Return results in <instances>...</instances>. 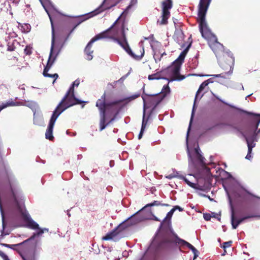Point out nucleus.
<instances>
[{
    "instance_id": "1",
    "label": "nucleus",
    "mask_w": 260,
    "mask_h": 260,
    "mask_svg": "<svg viewBox=\"0 0 260 260\" xmlns=\"http://www.w3.org/2000/svg\"><path fill=\"white\" fill-rule=\"evenodd\" d=\"M80 23V22H79L74 25L72 20H69L59 25L56 29V42H55V30L52 23L51 47L47 64L43 71V76L48 73L65 42L71 34Z\"/></svg>"
},
{
    "instance_id": "2",
    "label": "nucleus",
    "mask_w": 260,
    "mask_h": 260,
    "mask_svg": "<svg viewBox=\"0 0 260 260\" xmlns=\"http://www.w3.org/2000/svg\"><path fill=\"white\" fill-rule=\"evenodd\" d=\"M119 16L115 21L113 25L106 30L98 34L100 35L101 39L104 38H109L114 40V41L119 44L124 50L131 56L137 60H140L144 55V49L143 46L140 47V54L135 55L131 50L127 43L125 30H128V28H125V21L122 22L119 21L120 19Z\"/></svg>"
},
{
    "instance_id": "3",
    "label": "nucleus",
    "mask_w": 260,
    "mask_h": 260,
    "mask_svg": "<svg viewBox=\"0 0 260 260\" xmlns=\"http://www.w3.org/2000/svg\"><path fill=\"white\" fill-rule=\"evenodd\" d=\"M7 187L10 194L13 199L15 207L21 214L24 220L27 223V226L33 230H39V224L31 218L26 211L23 210L19 202V200L21 198L19 190L15 181L10 178L8 173H7V184H6V187Z\"/></svg>"
},
{
    "instance_id": "4",
    "label": "nucleus",
    "mask_w": 260,
    "mask_h": 260,
    "mask_svg": "<svg viewBox=\"0 0 260 260\" xmlns=\"http://www.w3.org/2000/svg\"><path fill=\"white\" fill-rule=\"evenodd\" d=\"M207 10L198 9V22L199 23L200 31L202 37L207 40L208 42L215 38L216 36L213 34L209 28L205 20V16Z\"/></svg>"
},
{
    "instance_id": "5",
    "label": "nucleus",
    "mask_w": 260,
    "mask_h": 260,
    "mask_svg": "<svg viewBox=\"0 0 260 260\" xmlns=\"http://www.w3.org/2000/svg\"><path fill=\"white\" fill-rule=\"evenodd\" d=\"M217 59L218 64L224 71L225 74H231L233 73L235 58L230 51H226V52L222 53Z\"/></svg>"
},
{
    "instance_id": "6",
    "label": "nucleus",
    "mask_w": 260,
    "mask_h": 260,
    "mask_svg": "<svg viewBox=\"0 0 260 260\" xmlns=\"http://www.w3.org/2000/svg\"><path fill=\"white\" fill-rule=\"evenodd\" d=\"M166 96V93L164 92L151 94L144 93L142 96L144 107H145L146 105H147L148 108L152 107L153 109H154Z\"/></svg>"
},
{
    "instance_id": "7",
    "label": "nucleus",
    "mask_w": 260,
    "mask_h": 260,
    "mask_svg": "<svg viewBox=\"0 0 260 260\" xmlns=\"http://www.w3.org/2000/svg\"><path fill=\"white\" fill-rule=\"evenodd\" d=\"M181 66L177 63H175L173 62L171 66L164 70V72L169 74L170 76V79H169V81H181L185 79V76L181 75L180 74Z\"/></svg>"
},
{
    "instance_id": "8",
    "label": "nucleus",
    "mask_w": 260,
    "mask_h": 260,
    "mask_svg": "<svg viewBox=\"0 0 260 260\" xmlns=\"http://www.w3.org/2000/svg\"><path fill=\"white\" fill-rule=\"evenodd\" d=\"M83 102L75 97L74 91L68 90L65 95L59 103L66 109L77 104H80Z\"/></svg>"
},
{
    "instance_id": "9",
    "label": "nucleus",
    "mask_w": 260,
    "mask_h": 260,
    "mask_svg": "<svg viewBox=\"0 0 260 260\" xmlns=\"http://www.w3.org/2000/svg\"><path fill=\"white\" fill-rule=\"evenodd\" d=\"M251 218H260V214H257L255 212H253L242 218L237 219L235 216V212L234 208L233 207L232 208L231 224L233 229H237L238 225L245 220Z\"/></svg>"
},
{
    "instance_id": "10",
    "label": "nucleus",
    "mask_w": 260,
    "mask_h": 260,
    "mask_svg": "<svg viewBox=\"0 0 260 260\" xmlns=\"http://www.w3.org/2000/svg\"><path fill=\"white\" fill-rule=\"evenodd\" d=\"M154 206H168L169 205L167 204H161L158 201H154L153 203L147 204L144 207H143L142 209L138 211L135 214L132 216L129 219L131 221H132V224H136L144 219L143 217L140 216L141 211L145 208L148 207H152Z\"/></svg>"
},
{
    "instance_id": "11",
    "label": "nucleus",
    "mask_w": 260,
    "mask_h": 260,
    "mask_svg": "<svg viewBox=\"0 0 260 260\" xmlns=\"http://www.w3.org/2000/svg\"><path fill=\"white\" fill-rule=\"evenodd\" d=\"M162 14L160 24H166L170 15L169 10L172 8L173 2L172 0H166L162 2Z\"/></svg>"
},
{
    "instance_id": "12",
    "label": "nucleus",
    "mask_w": 260,
    "mask_h": 260,
    "mask_svg": "<svg viewBox=\"0 0 260 260\" xmlns=\"http://www.w3.org/2000/svg\"><path fill=\"white\" fill-rule=\"evenodd\" d=\"M208 43L210 47L214 52L217 58L222 55V53L226 52V51L224 50V46L223 45L218 42L217 37Z\"/></svg>"
},
{
    "instance_id": "13",
    "label": "nucleus",
    "mask_w": 260,
    "mask_h": 260,
    "mask_svg": "<svg viewBox=\"0 0 260 260\" xmlns=\"http://www.w3.org/2000/svg\"><path fill=\"white\" fill-rule=\"evenodd\" d=\"M177 238L178 237L177 236H176L175 239H173L169 236L163 238V239L158 243L157 245V249L158 250L170 249L173 244H178V243L176 242Z\"/></svg>"
},
{
    "instance_id": "14",
    "label": "nucleus",
    "mask_w": 260,
    "mask_h": 260,
    "mask_svg": "<svg viewBox=\"0 0 260 260\" xmlns=\"http://www.w3.org/2000/svg\"><path fill=\"white\" fill-rule=\"evenodd\" d=\"M212 179L210 177L200 178L197 180L196 189L205 191L210 189L211 186Z\"/></svg>"
},
{
    "instance_id": "15",
    "label": "nucleus",
    "mask_w": 260,
    "mask_h": 260,
    "mask_svg": "<svg viewBox=\"0 0 260 260\" xmlns=\"http://www.w3.org/2000/svg\"><path fill=\"white\" fill-rule=\"evenodd\" d=\"M124 100H119L117 101H115L109 103H107L106 106V115L107 118H111V116L113 114V116L115 114L117 113V112L115 113L116 109L113 107V106L116 105L119 103L123 102Z\"/></svg>"
},
{
    "instance_id": "16",
    "label": "nucleus",
    "mask_w": 260,
    "mask_h": 260,
    "mask_svg": "<svg viewBox=\"0 0 260 260\" xmlns=\"http://www.w3.org/2000/svg\"><path fill=\"white\" fill-rule=\"evenodd\" d=\"M100 35H96L87 44L85 50L84 52L86 55V58L87 60H90L92 59V55L93 50H91L92 44L96 41L101 39Z\"/></svg>"
},
{
    "instance_id": "17",
    "label": "nucleus",
    "mask_w": 260,
    "mask_h": 260,
    "mask_svg": "<svg viewBox=\"0 0 260 260\" xmlns=\"http://www.w3.org/2000/svg\"><path fill=\"white\" fill-rule=\"evenodd\" d=\"M106 93L101 96L96 102V106L98 108L100 112V115L106 114Z\"/></svg>"
},
{
    "instance_id": "18",
    "label": "nucleus",
    "mask_w": 260,
    "mask_h": 260,
    "mask_svg": "<svg viewBox=\"0 0 260 260\" xmlns=\"http://www.w3.org/2000/svg\"><path fill=\"white\" fill-rule=\"evenodd\" d=\"M244 137H245L247 144L248 149L251 147L252 150L255 146V144L254 142L257 141L256 134L255 132H253L251 135H250L248 133H246L244 135Z\"/></svg>"
},
{
    "instance_id": "19",
    "label": "nucleus",
    "mask_w": 260,
    "mask_h": 260,
    "mask_svg": "<svg viewBox=\"0 0 260 260\" xmlns=\"http://www.w3.org/2000/svg\"><path fill=\"white\" fill-rule=\"evenodd\" d=\"M100 115V131L104 129L107 126L111 123L116 118L117 116V113L115 114L113 116H112L109 121L106 122V120L108 119L107 118L106 114L105 115Z\"/></svg>"
},
{
    "instance_id": "20",
    "label": "nucleus",
    "mask_w": 260,
    "mask_h": 260,
    "mask_svg": "<svg viewBox=\"0 0 260 260\" xmlns=\"http://www.w3.org/2000/svg\"><path fill=\"white\" fill-rule=\"evenodd\" d=\"M176 242L178 243V244H179V245L186 246L189 249H190L194 254L193 259H195L197 258V257L198 256V250L194 246H193L191 244H190L189 243H188V242H186V241H185L183 239H181L179 238H177Z\"/></svg>"
},
{
    "instance_id": "21",
    "label": "nucleus",
    "mask_w": 260,
    "mask_h": 260,
    "mask_svg": "<svg viewBox=\"0 0 260 260\" xmlns=\"http://www.w3.org/2000/svg\"><path fill=\"white\" fill-rule=\"evenodd\" d=\"M212 81L211 80V79H209L205 81H204L200 86L197 93H196V98H195V100H194V105L195 104V103H196V99L198 97V96L199 95V93L200 92H201L208 85V84L210 83H212ZM194 105L193 106V109H192V114H191V120H190V122H191V120H192V119L193 118V115H194Z\"/></svg>"
},
{
    "instance_id": "22",
    "label": "nucleus",
    "mask_w": 260,
    "mask_h": 260,
    "mask_svg": "<svg viewBox=\"0 0 260 260\" xmlns=\"http://www.w3.org/2000/svg\"><path fill=\"white\" fill-rule=\"evenodd\" d=\"M65 110H66L62 106H60V104L58 105L55 110L53 112L52 116L50 119L49 122H53V124H55V122L57 118V117L59 116V115Z\"/></svg>"
},
{
    "instance_id": "23",
    "label": "nucleus",
    "mask_w": 260,
    "mask_h": 260,
    "mask_svg": "<svg viewBox=\"0 0 260 260\" xmlns=\"http://www.w3.org/2000/svg\"><path fill=\"white\" fill-rule=\"evenodd\" d=\"M54 125V124H53V122H49L48 127L46 131L45 138L46 139H48L50 141H53L54 139V137L52 134Z\"/></svg>"
},
{
    "instance_id": "24",
    "label": "nucleus",
    "mask_w": 260,
    "mask_h": 260,
    "mask_svg": "<svg viewBox=\"0 0 260 260\" xmlns=\"http://www.w3.org/2000/svg\"><path fill=\"white\" fill-rule=\"evenodd\" d=\"M231 107L233 108H234V109H236V110L239 111L240 112H242V113H245L247 115H254L255 116V119L256 120V128H257L259 124V123H260V114H254L253 113H252V112H247L246 111H245V110H241L240 109H239V108H237L233 106H230Z\"/></svg>"
},
{
    "instance_id": "25",
    "label": "nucleus",
    "mask_w": 260,
    "mask_h": 260,
    "mask_svg": "<svg viewBox=\"0 0 260 260\" xmlns=\"http://www.w3.org/2000/svg\"><path fill=\"white\" fill-rule=\"evenodd\" d=\"M117 228L113 230L112 232L107 233L106 235L102 238L103 240L107 241L112 239L119 234Z\"/></svg>"
},
{
    "instance_id": "26",
    "label": "nucleus",
    "mask_w": 260,
    "mask_h": 260,
    "mask_svg": "<svg viewBox=\"0 0 260 260\" xmlns=\"http://www.w3.org/2000/svg\"><path fill=\"white\" fill-rule=\"evenodd\" d=\"M211 0H200L199 9L208 10Z\"/></svg>"
},
{
    "instance_id": "27",
    "label": "nucleus",
    "mask_w": 260,
    "mask_h": 260,
    "mask_svg": "<svg viewBox=\"0 0 260 260\" xmlns=\"http://www.w3.org/2000/svg\"><path fill=\"white\" fill-rule=\"evenodd\" d=\"M48 232V229H41L39 228L38 231L35 233H34L33 235L28 239V240H34L36 237L40 236L42 234H43L44 232Z\"/></svg>"
},
{
    "instance_id": "28",
    "label": "nucleus",
    "mask_w": 260,
    "mask_h": 260,
    "mask_svg": "<svg viewBox=\"0 0 260 260\" xmlns=\"http://www.w3.org/2000/svg\"><path fill=\"white\" fill-rule=\"evenodd\" d=\"M144 118H145V111L144 112L143 119V121H142V123L141 131L138 136L139 139H141L142 138V137L143 136V132L145 130V129L146 127L147 124L148 119L145 120Z\"/></svg>"
},
{
    "instance_id": "29",
    "label": "nucleus",
    "mask_w": 260,
    "mask_h": 260,
    "mask_svg": "<svg viewBox=\"0 0 260 260\" xmlns=\"http://www.w3.org/2000/svg\"><path fill=\"white\" fill-rule=\"evenodd\" d=\"M19 102H14L13 101H8L5 104H3L0 106V112L4 108L9 106H16L19 105Z\"/></svg>"
},
{
    "instance_id": "30",
    "label": "nucleus",
    "mask_w": 260,
    "mask_h": 260,
    "mask_svg": "<svg viewBox=\"0 0 260 260\" xmlns=\"http://www.w3.org/2000/svg\"><path fill=\"white\" fill-rule=\"evenodd\" d=\"M196 152L198 160L202 165L205 166L206 164L205 162L206 159L201 155V154H200L198 150L196 149Z\"/></svg>"
},
{
    "instance_id": "31",
    "label": "nucleus",
    "mask_w": 260,
    "mask_h": 260,
    "mask_svg": "<svg viewBox=\"0 0 260 260\" xmlns=\"http://www.w3.org/2000/svg\"><path fill=\"white\" fill-rule=\"evenodd\" d=\"M199 64L198 56L196 55L189 62L190 67L192 69H196Z\"/></svg>"
},
{
    "instance_id": "32",
    "label": "nucleus",
    "mask_w": 260,
    "mask_h": 260,
    "mask_svg": "<svg viewBox=\"0 0 260 260\" xmlns=\"http://www.w3.org/2000/svg\"><path fill=\"white\" fill-rule=\"evenodd\" d=\"M18 43V42H17L16 40L13 41L12 43L9 42L8 43L7 50L9 51H14L16 49L15 44Z\"/></svg>"
},
{
    "instance_id": "33",
    "label": "nucleus",
    "mask_w": 260,
    "mask_h": 260,
    "mask_svg": "<svg viewBox=\"0 0 260 260\" xmlns=\"http://www.w3.org/2000/svg\"><path fill=\"white\" fill-rule=\"evenodd\" d=\"M174 212V209H172L167 214V216L166 217V218L163 220V221L162 222H161L160 223V228H161L162 226V225L164 224V222L165 221V220L167 219H171L173 213Z\"/></svg>"
},
{
    "instance_id": "34",
    "label": "nucleus",
    "mask_w": 260,
    "mask_h": 260,
    "mask_svg": "<svg viewBox=\"0 0 260 260\" xmlns=\"http://www.w3.org/2000/svg\"><path fill=\"white\" fill-rule=\"evenodd\" d=\"M182 179L190 187H191L192 188L196 189V187L197 186V184H196V183L191 182L187 178H186L185 177H183Z\"/></svg>"
},
{
    "instance_id": "35",
    "label": "nucleus",
    "mask_w": 260,
    "mask_h": 260,
    "mask_svg": "<svg viewBox=\"0 0 260 260\" xmlns=\"http://www.w3.org/2000/svg\"><path fill=\"white\" fill-rule=\"evenodd\" d=\"M185 57L184 55L180 53L179 57L174 62H175V63H177V64L181 66L184 61Z\"/></svg>"
},
{
    "instance_id": "36",
    "label": "nucleus",
    "mask_w": 260,
    "mask_h": 260,
    "mask_svg": "<svg viewBox=\"0 0 260 260\" xmlns=\"http://www.w3.org/2000/svg\"><path fill=\"white\" fill-rule=\"evenodd\" d=\"M185 57L184 55L180 53L179 57L174 62H175V63H177V64L181 66L184 61Z\"/></svg>"
},
{
    "instance_id": "37",
    "label": "nucleus",
    "mask_w": 260,
    "mask_h": 260,
    "mask_svg": "<svg viewBox=\"0 0 260 260\" xmlns=\"http://www.w3.org/2000/svg\"><path fill=\"white\" fill-rule=\"evenodd\" d=\"M148 78L149 80H152L155 79H159L161 78L160 77V75L158 73H156L149 75Z\"/></svg>"
},
{
    "instance_id": "38",
    "label": "nucleus",
    "mask_w": 260,
    "mask_h": 260,
    "mask_svg": "<svg viewBox=\"0 0 260 260\" xmlns=\"http://www.w3.org/2000/svg\"><path fill=\"white\" fill-rule=\"evenodd\" d=\"M80 84V81L79 80H76L75 81H74L69 88V90H70L71 91H74V87L75 86H78Z\"/></svg>"
},
{
    "instance_id": "39",
    "label": "nucleus",
    "mask_w": 260,
    "mask_h": 260,
    "mask_svg": "<svg viewBox=\"0 0 260 260\" xmlns=\"http://www.w3.org/2000/svg\"><path fill=\"white\" fill-rule=\"evenodd\" d=\"M44 77H50V78H54V80H53V83H54V82L55 81V80L58 78V75L57 74L55 73V74H48L47 73V74L44 75Z\"/></svg>"
},
{
    "instance_id": "40",
    "label": "nucleus",
    "mask_w": 260,
    "mask_h": 260,
    "mask_svg": "<svg viewBox=\"0 0 260 260\" xmlns=\"http://www.w3.org/2000/svg\"><path fill=\"white\" fill-rule=\"evenodd\" d=\"M24 52L25 55H29L32 53L31 48L26 46L24 50Z\"/></svg>"
},
{
    "instance_id": "41",
    "label": "nucleus",
    "mask_w": 260,
    "mask_h": 260,
    "mask_svg": "<svg viewBox=\"0 0 260 260\" xmlns=\"http://www.w3.org/2000/svg\"><path fill=\"white\" fill-rule=\"evenodd\" d=\"M191 45V43H190L188 46L186 47V48L181 53V54L184 55L185 57L186 55L190 46Z\"/></svg>"
},
{
    "instance_id": "42",
    "label": "nucleus",
    "mask_w": 260,
    "mask_h": 260,
    "mask_svg": "<svg viewBox=\"0 0 260 260\" xmlns=\"http://www.w3.org/2000/svg\"><path fill=\"white\" fill-rule=\"evenodd\" d=\"M203 216L204 219L206 221H209L211 218V215L210 213H204Z\"/></svg>"
},
{
    "instance_id": "43",
    "label": "nucleus",
    "mask_w": 260,
    "mask_h": 260,
    "mask_svg": "<svg viewBox=\"0 0 260 260\" xmlns=\"http://www.w3.org/2000/svg\"><path fill=\"white\" fill-rule=\"evenodd\" d=\"M251 147L249 148V149H248V153L246 156V158L247 159H250V158H251Z\"/></svg>"
},
{
    "instance_id": "44",
    "label": "nucleus",
    "mask_w": 260,
    "mask_h": 260,
    "mask_svg": "<svg viewBox=\"0 0 260 260\" xmlns=\"http://www.w3.org/2000/svg\"><path fill=\"white\" fill-rule=\"evenodd\" d=\"M1 245L5 246L6 247L10 248H13V247L17 246V245H10L8 244L5 243H1Z\"/></svg>"
},
{
    "instance_id": "45",
    "label": "nucleus",
    "mask_w": 260,
    "mask_h": 260,
    "mask_svg": "<svg viewBox=\"0 0 260 260\" xmlns=\"http://www.w3.org/2000/svg\"><path fill=\"white\" fill-rule=\"evenodd\" d=\"M232 241H228V242L223 243V248H225L226 247H230L232 245Z\"/></svg>"
},
{
    "instance_id": "46",
    "label": "nucleus",
    "mask_w": 260,
    "mask_h": 260,
    "mask_svg": "<svg viewBox=\"0 0 260 260\" xmlns=\"http://www.w3.org/2000/svg\"><path fill=\"white\" fill-rule=\"evenodd\" d=\"M140 96L139 94H135L134 95L131 96V97L128 98V99L130 100H135V99L138 98Z\"/></svg>"
},
{
    "instance_id": "47",
    "label": "nucleus",
    "mask_w": 260,
    "mask_h": 260,
    "mask_svg": "<svg viewBox=\"0 0 260 260\" xmlns=\"http://www.w3.org/2000/svg\"><path fill=\"white\" fill-rule=\"evenodd\" d=\"M253 116V121L255 123V124H256V120L255 119V116L254 115H252ZM255 131L254 132H256V130L257 128H256V127H255ZM256 134V135L260 133V129L258 131V132L257 133H255Z\"/></svg>"
},
{
    "instance_id": "48",
    "label": "nucleus",
    "mask_w": 260,
    "mask_h": 260,
    "mask_svg": "<svg viewBox=\"0 0 260 260\" xmlns=\"http://www.w3.org/2000/svg\"><path fill=\"white\" fill-rule=\"evenodd\" d=\"M173 209H174V211L178 209L180 211H183V209L182 208H181L180 206H175L173 207Z\"/></svg>"
},
{
    "instance_id": "49",
    "label": "nucleus",
    "mask_w": 260,
    "mask_h": 260,
    "mask_svg": "<svg viewBox=\"0 0 260 260\" xmlns=\"http://www.w3.org/2000/svg\"><path fill=\"white\" fill-rule=\"evenodd\" d=\"M247 193H248V194H249V195H250L251 196H252V197H254V198H256V199H260V198H259V197H257V196H255V195H254V194H252V193H251L249 192V191H247Z\"/></svg>"
},
{
    "instance_id": "50",
    "label": "nucleus",
    "mask_w": 260,
    "mask_h": 260,
    "mask_svg": "<svg viewBox=\"0 0 260 260\" xmlns=\"http://www.w3.org/2000/svg\"><path fill=\"white\" fill-rule=\"evenodd\" d=\"M223 74L224 73H221V74H218V75H215L214 76L216 77H224V76L223 75Z\"/></svg>"
},
{
    "instance_id": "51",
    "label": "nucleus",
    "mask_w": 260,
    "mask_h": 260,
    "mask_svg": "<svg viewBox=\"0 0 260 260\" xmlns=\"http://www.w3.org/2000/svg\"><path fill=\"white\" fill-rule=\"evenodd\" d=\"M6 255L3 251L0 250V256H1L2 258Z\"/></svg>"
},
{
    "instance_id": "52",
    "label": "nucleus",
    "mask_w": 260,
    "mask_h": 260,
    "mask_svg": "<svg viewBox=\"0 0 260 260\" xmlns=\"http://www.w3.org/2000/svg\"><path fill=\"white\" fill-rule=\"evenodd\" d=\"M3 259L4 260H10L8 256L6 254L3 257Z\"/></svg>"
},
{
    "instance_id": "53",
    "label": "nucleus",
    "mask_w": 260,
    "mask_h": 260,
    "mask_svg": "<svg viewBox=\"0 0 260 260\" xmlns=\"http://www.w3.org/2000/svg\"><path fill=\"white\" fill-rule=\"evenodd\" d=\"M92 13H94V14L93 15H96L98 14V13H99V11H98V10H96L95 11H94V12H93Z\"/></svg>"
},
{
    "instance_id": "54",
    "label": "nucleus",
    "mask_w": 260,
    "mask_h": 260,
    "mask_svg": "<svg viewBox=\"0 0 260 260\" xmlns=\"http://www.w3.org/2000/svg\"><path fill=\"white\" fill-rule=\"evenodd\" d=\"M193 75H194V76H200V77H202V76H204V75H200V74H199V75H197V74H194ZM206 76H208L209 75H206Z\"/></svg>"
},
{
    "instance_id": "55",
    "label": "nucleus",
    "mask_w": 260,
    "mask_h": 260,
    "mask_svg": "<svg viewBox=\"0 0 260 260\" xmlns=\"http://www.w3.org/2000/svg\"><path fill=\"white\" fill-rule=\"evenodd\" d=\"M155 245V241H153V242L152 243V244H151V246H153V245Z\"/></svg>"
},
{
    "instance_id": "56",
    "label": "nucleus",
    "mask_w": 260,
    "mask_h": 260,
    "mask_svg": "<svg viewBox=\"0 0 260 260\" xmlns=\"http://www.w3.org/2000/svg\"><path fill=\"white\" fill-rule=\"evenodd\" d=\"M154 219L156 220V221H160L157 217H155L154 218Z\"/></svg>"
},
{
    "instance_id": "57",
    "label": "nucleus",
    "mask_w": 260,
    "mask_h": 260,
    "mask_svg": "<svg viewBox=\"0 0 260 260\" xmlns=\"http://www.w3.org/2000/svg\"><path fill=\"white\" fill-rule=\"evenodd\" d=\"M131 5H129V6L127 7V10H128L129 8H131Z\"/></svg>"
},
{
    "instance_id": "58",
    "label": "nucleus",
    "mask_w": 260,
    "mask_h": 260,
    "mask_svg": "<svg viewBox=\"0 0 260 260\" xmlns=\"http://www.w3.org/2000/svg\"><path fill=\"white\" fill-rule=\"evenodd\" d=\"M164 55H166V53L165 52H164V53H162V54H161V56H162Z\"/></svg>"
},
{
    "instance_id": "59",
    "label": "nucleus",
    "mask_w": 260,
    "mask_h": 260,
    "mask_svg": "<svg viewBox=\"0 0 260 260\" xmlns=\"http://www.w3.org/2000/svg\"><path fill=\"white\" fill-rule=\"evenodd\" d=\"M120 1V0H119L118 2H116V4H115L114 6H115L117 4H118V3L119 2V1Z\"/></svg>"
},
{
    "instance_id": "60",
    "label": "nucleus",
    "mask_w": 260,
    "mask_h": 260,
    "mask_svg": "<svg viewBox=\"0 0 260 260\" xmlns=\"http://www.w3.org/2000/svg\"><path fill=\"white\" fill-rule=\"evenodd\" d=\"M23 258V260H26V259L24 258Z\"/></svg>"
}]
</instances>
